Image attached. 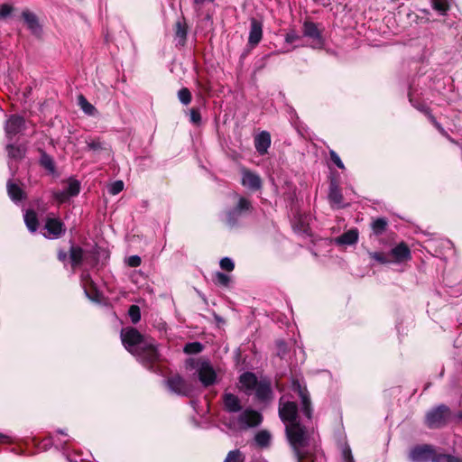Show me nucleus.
Listing matches in <instances>:
<instances>
[{
    "instance_id": "f257e3e1",
    "label": "nucleus",
    "mask_w": 462,
    "mask_h": 462,
    "mask_svg": "<svg viewBox=\"0 0 462 462\" xmlns=\"http://www.w3.org/2000/svg\"><path fill=\"white\" fill-rule=\"evenodd\" d=\"M279 415L285 423V431L297 462H318L319 457L306 448L309 447L308 433L298 419V407L294 402L280 400Z\"/></svg>"
},
{
    "instance_id": "ddd939ff",
    "label": "nucleus",
    "mask_w": 462,
    "mask_h": 462,
    "mask_svg": "<svg viewBox=\"0 0 462 462\" xmlns=\"http://www.w3.org/2000/svg\"><path fill=\"white\" fill-rule=\"evenodd\" d=\"M260 381L257 380L254 374L246 372L240 375L239 388L245 393L251 395Z\"/></svg>"
},
{
    "instance_id": "72a5a7b5",
    "label": "nucleus",
    "mask_w": 462,
    "mask_h": 462,
    "mask_svg": "<svg viewBox=\"0 0 462 462\" xmlns=\"http://www.w3.org/2000/svg\"><path fill=\"white\" fill-rule=\"evenodd\" d=\"M79 105L80 108L88 116H92L96 112V108L83 96L79 97Z\"/></svg>"
},
{
    "instance_id": "412c9836",
    "label": "nucleus",
    "mask_w": 462,
    "mask_h": 462,
    "mask_svg": "<svg viewBox=\"0 0 462 462\" xmlns=\"http://www.w3.org/2000/svg\"><path fill=\"white\" fill-rule=\"evenodd\" d=\"M329 201L337 208H342L343 196L338 186L335 182H331L328 193Z\"/></svg>"
},
{
    "instance_id": "bf43d9fd",
    "label": "nucleus",
    "mask_w": 462,
    "mask_h": 462,
    "mask_svg": "<svg viewBox=\"0 0 462 462\" xmlns=\"http://www.w3.org/2000/svg\"><path fill=\"white\" fill-rule=\"evenodd\" d=\"M338 3H341V0H339V2H338Z\"/></svg>"
},
{
    "instance_id": "4d7b16f0",
    "label": "nucleus",
    "mask_w": 462,
    "mask_h": 462,
    "mask_svg": "<svg viewBox=\"0 0 462 462\" xmlns=\"http://www.w3.org/2000/svg\"><path fill=\"white\" fill-rule=\"evenodd\" d=\"M65 258H66V253H62V252H60V253L59 254V259H60V260H61V261H63Z\"/></svg>"
},
{
    "instance_id": "f3484780",
    "label": "nucleus",
    "mask_w": 462,
    "mask_h": 462,
    "mask_svg": "<svg viewBox=\"0 0 462 462\" xmlns=\"http://www.w3.org/2000/svg\"><path fill=\"white\" fill-rule=\"evenodd\" d=\"M271 145V136L268 132L263 131L254 139V146L260 154H265Z\"/></svg>"
},
{
    "instance_id": "423d86ee",
    "label": "nucleus",
    "mask_w": 462,
    "mask_h": 462,
    "mask_svg": "<svg viewBox=\"0 0 462 462\" xmlns=\"http://www.w3.org/2000/svg\"><path fill=\"white\" fill-rule=\"evenodd\" d=\"M195 368L197 369L199 379L204 386H209L215 383L217 374L208 361H198Z\"/></svg>"
},
{
    "instance_id": "473e14b6",
    "label": "nucleus",
    "mask_w": 462,
    "mask_h": 462,
    "mask_svg": "<svg viewBox=\"0 0 462 462\" xmlns=\"http://www.w3.org/2000/svg\"><path fill=\"white\" fill-rule=\"evenodd\" d=\"M245 455L239 449H234L227 453L224 462H244Z\"/></svg>"
},
{
    "instance_id": "c03bdc74",
    "label": "nucleus",
    "mask_w": 462,
    "mask_h": 462,
    "mask_svg": "<svg viewBox=\"0 0 462 462\" xmlns=\"http://www.w3.org/2000/svg\"><path fill=\"white\" fill-rule=\"evenodd\" d=\"M189 120L194 125H199L201 122V116L198 109L191 108L189 111Z\"/></svg>"
},
{
    "instance_id": "37998d69",
    "label": "nucleus",
    "mask_w": 462,
    "mask_h": 462,
    "mask_svg": "<svg viewBox=\"0 0 462 462\" xmlns=\"http://www.w3.org/2000/svg\"><path fill=\"white\" fill-rule=\"evenodd\" d=\"M124 189V182L122 180H116L109 187V192L112 195H116Z\"/></svg>"
},
{
    "instance_id": "4be33fe9",
    "label": "nucleus",
    "mask_w": 462,
    "mask_h": 462,
    "mask_svg": "<svg viewBox=\"0 0 462 462\" xmlns=\"http://www.w3.org/2000/svg\"><path fill=\"white\" fill-rule=\"evenodd\" d=\"M23 18L24 19V22L26 23L28 28L33 32H38L40 26L38 23V20L36 15L30 12L29 10H25L22 14Z\"/></svg>"
},
{
    "instance_id": "20e7f679",
    "label": "nucleus",
    "mask_w": 462,
    "mask_h": 462,
    "mask_svg": "<svg viewBox=\"0 0 462 462\" xmlns=\"http://www.w3.org/2000/svg\"><path fill=\"white\" fill-rule=\"evenodd\" d=\"M450 416V411L446 405H439L430 410L426 415V424L429 428H440L446 424Z\"/></svg>"
},
{
    "instance_id": "603ef678",
    "label": "nucleus",
    "mask_w": 462,
    "mask_h": 462,
    "mask_svg": "<svg viewBox=\"0 0 462 462\" xmlns=\"http://www.w3.org/2000/svg\"><path fill=\"white\" fill-rule=\"evenodd\" d=\"M298 39H299V35L293 31L288 32L285 37V41L288 43H292L295 41H297Z\"/></svg>"
},
{
    "instance_id": "2eb2a0df",
    "label": "nucleus",
    "mask_w": 462,
    "mask_h": 462,
    "mask_svg": "<svg viewBox=\"0 0 462 462\" xmlns=\"http://www.w3.org/2000/svg\"><path fill=\"white\" fill-rule=\"evenodd\" d=\"M263 25L258 20L253 18L251 20V26L249 32L248 42L252 46L257 45L262 40Z\"/></svg>"
},
{
    "instance_id": "6ab92c4d",
    "label": "nucleus",
    "mask_w": 462,
    "mask_h": 462,
    "mask_svg": "<svg viewBox=\"0 0 462 462\" xmlns=\"http://www.w3.org/2000/svg\"><path fill=\"white\" fill-rule=\"evenodd\" d=\"M242 184L251 189H258L261 188L260 177L249 171H243Z\"/></svg>"
},
{
    "instance_id": "cd10ccee",
    "label": "nucleus",
    "mask_w": 462,
    "mask_h": 462,
    "mask_svg": "<svg viewBox=\"0 0 462 462\" xmlns=\"http://www.w3.org/2000/svg\"><path fill=\"white\" fill-rule=\"evenodd\" d=\"M388 226V222L384 217H379L374 219L371 224V228L373 230L374 235L381 236Z\"/></svg>"
},
{
    "instance_id": "f8f14e48",
    "label": "nucleus",
    "mask_w": 462,
    "mask_h": 462,
    "mask_svg": "<svg viewBox=\"0 0 462 462\" xmlns=\"http://www.w3.org/2000/svg\"><path fill=\"white\" fill-rule=\"evenodd\" d=\"M81 283L86 296L92 301H100V294L97 291L96 286L88 272L81 274Z\"/></svg>"
},
{
    "instance_id": "7c9ffc66",
    "label": "nucleus",
    "mask_w": 462,
    "mask_h": 462,
    "mask_svg": "<svg viewBox=\"0 0 462 462\" xmlns=\"http://www.w3.org/2000/svg\"><path fill=\"white\" fill-rule=\"evenodd\" d=\"M6 149L9 157L15 160L22 159L25 152V150L22 145L7 144Z\"/></svg>"
},
{
    "instance_id": "3c124183",
    "label": "nucleus",
    "mask_w": 462,
    "mask_h": 462,
    "mask_svg": "<svg viewBox=\"0 0 462 462\" xmlns=\"http://www.w3.org/2000/svg\"><path fill=\"white\" fill-rule=\"evenodd\" d=\"M42 163L46 169L53 170V162L49 156L43 155L42 158Z\"/></svg>"
},
{
    "instance_id": "6e6552de",
    "label": "nucleus",
    "mask_w": 462,
    "mask_h": 462,
    "mask_svg": "<svg viewBox=\"0 0 462 462\" xmlns=\"http://www.w3.org/2000/svg\"><path fill=\"white\" fill-rule=\"evenodd\" d=\"M434 450L428 445L417 446L411 449L409 458L411 462L433 461Z\"/></svg>"
},
{
    "instance_id": "39448f33",
    "label": "nucleus",
    "mask_w": 462,
    "mask_h": 462,
    "mask_svg": "<svg viewBox=\"0 0 462 462\" xmlns=\"http://www.w3.org/2000/svg\"><path fill=\"white\" fill-rule=\"evenodd\" d=\"M263 421L262 414L253 409L244 410L237 417V426L242 430H247L259 426Z\"/></svg>"
},
{
    "instance_id": "09e8293b",
    "label": "nucleus",
    "mask_w": 462,
    "mask_h": 462,
    "mask_svg": "<svg viewBox=\"0 0 462 462\" xmlns=\"http://www.w3.org/2000/svg\"><path fill=\"white\" fill-rule=\"evenodd\" d=\"M13 11V8L11 5L7 4H4L0 6V17L5 18L8 16Z\"/></svg>"
},
{
    "instance_id": "6e6d98bb",
    "label": "nucleus",
    "mask_w": 462,
    "mask_h": 462,
    "mask_svg": "<svg viewBox=\"0 0 462 462\" xmlns=\"http://www.w3.org/2000/svg\"><path fill=\"white\" fill-rule=\"evenodd\" d=\"M431 121L441 133H444V129L435 121L433 117L431 118Z\"/></svg>"
},
{
    "instance_id": "0eeeda50",
    "label": "nucleus",
    "mask_w": 462,
    "mask_h": 462,
    "mask_svg": "<svg viewBox=\"0 0 462 462\" xmlns=\"http://www.w3.org/2000/svg\"><path fill=\"white\" fill-rule=\"evenodd\" d=\"M303 35L311 41L310 46L312 48L320 49L323 47L324 40L316 23L306 21L303 23Z\"/></svg>"
},
{
    "instance_id": "aec40b11",
    "label": "nucleus",
    "mask_w": 462,
    "mask_h": 462,
    "mask_svg": "<svg viewBox=\"0 0 462 462\" xmlns=\"http://www.w3.org/2000/svg\"><path fill=\"white\" fill-rule=\"evenodd\" d=\"M225 409L229 412H237L241 411L240 400L233 393H225L223 396Z\"/></svg>"
},
{
    "instance_id": "bb28decb",
    "label": "nucleus",
    "mask_w": 462,
    "mask_h": 462,
    "mask_svg": "<svg viewBox=\"0 0 462 462\" xmlns=\"http://www.w3.org/2000/svg\"><path fill=\"white\" fill-rule=\"evenodd\" d=\"M187 37V28L184 23L178 21L175 24V38L179 45H183Z\"/></svg>"
},
{
    "instance_id": "4468645a",
    "label": "nucleus",
    "mask_w": 462,
    "mask_h": 462,
    "mask_svg": "<svg viewBox=\"0 0 462 462\" xmlns=\"http://www.w3.org/2000/svg\"><path fill=\"white\" fill-rule=\"evenodd\" d=\"M393 258L394 262L401 263L403 261H408L411 258V250L408 245L402 242L394 246L390 253Z\"/></svg>"
},
{
    "instance_id": "9b49d317",
    "label": "nucleus",
    "mask_w": 462,
    "mask_h": 462,
    "mask_svg": "<svg viewBox=\"0 0 462 462\" xmlns=\"http://www.w3.org/2000/svg\"><path fill=\"white\" fill-rule=\"evenodd\" d=\"M45 229L47 234L44 236L50 239H55L60 237L65 233L64 224L56 217H48L45 223Z\"/></svg>"
},
{
    "instance_id": "a211bd4d",
    "label": "nucleus",
    "mask_w": 462,
    "mask_h": 462,
    "mask_svg": "<svg viewBox=\"0 0 462 462\" xmlns=\"http://www.w3.org/2000/svg\"><path fill=\"white\" fill-rule=\"evenodd\" d=\"M254 393L259 401H268L272 397L271 383L265 380H261L255 387Z\"/></svg>"
},
{
    "instance_id": "a18cd8bd",
    "label": "nucleus",
    "mask_w": 462,
    "mask_h": 462,
    "mask_svg": "<svg viewBox=\"0 0 462 462\" xmlns=\"http://www.w3.org/2000/svg\"><path fill=\"white\" fill-rule=\"evenodd\" d=\"M329 156H330V160L341 170H344L345 169V165L343 163V162L341 161L340 157L338 156V154L334 151V150H330L329 151Z\"/></svg>"
},
{
    "instance_id": "f03ea898",
    "label": "nucleus",
    "mask_w": 462,
    "mask_h": 462,
    "mask_svg": "<svg viewBox=\"0 0 462 462\" xmlns=\"http://www.w3.org/2000/svg\"><path fill=\"white\" fill-rule=\"evenodd\" d=\"M121 339L125 347L145 365L152 368V365L159 360V353L153 339L144 338L137 329L126 328L121 330Z\"/></svg>"
},
{
    "instance_id": "5701e85b",
    "label": "nucleus",
    "mask_w": 462,
    "mask_h": 462,
    "mask_svg": "<svg viewBox=\"0 0 462 462\" xmlns=\"http://www.w3.org/2000/svg\"><path fill=\"white\" fill-rule=\"evenodd\" d=\"M272 439L271 433L266 430H259L254 436L255 444L260 448H267L270 446Z\"/></svg>"
},
{
    "instance_id": "2f4dec72",
    "label": "nucleus",
    "mask_w": 462,
    "mask_h": 462,
    "mask_svg": "<svg viewBox=\"0 0 462 462\" xmlns=\"http://www.w3.org/2000/svg\"><path fill=\"white\" fill-rule=\"evenodd\" d=\"M432 7L439 14L444 15L449 9L448 0H431Z\"/></svg>"
},
{
    "instance_id": "a878e982",
    "label": "nucleus",
    "mask_w": 462,
    "mask_h": 462,
    "mask_svg": "<svg viewBox=\"0 0 462 462\" xmlns=\"http://www.w3.org/2000/svg\"><path fill=\"white\" fill-rule=\"evenodd\" d=\"M299 393L301 399L302 412L308 419H310L312 411L310 397L307 394V393L302 389L299 390Z\"/></svg>"
},
{
    "instance_id": "13d9d810",
    "label": "nucleus",
    "mask_w": 462,
    "mask_h": 462,
    "mask_svg": "<svg viewBox=\"0 0 462 462\" xmlns=\"http://www.w3.org/2000/svg\"><path fill=\"white\" fill-rule=\"evenodd\" d=\"M59 433L62 434V435H67L63 430H58Z\"/></svg>"
},
{
    "instance_id": "79ce46f5",
    "label": "nucleus",
    "mask_w": 462,
    "mask_h": 462,
    "mask_svg": "<svg viewBox=\"0 0 462 462\" xmlns=\"http://www.w3.org/2000/svg\"><path fill=\"white\" fill-rule=\"evenodd\" d=\"M215 282L217 284H220V285H223V286H227L229 282H230V279H229V277L226 274H225L223 273H220V272H217L215 274Z\"/></svg>"
},
{
    "instance_id": "9d476101",
    "label": "nucleus",
    "mask_w": 462,
    "mask_h": 462,
    "mask_svg": "<svg viewBox=\"0 0 462 462\" xmlns=\"http://www.w3.org/2000/svg\"><path fill=\"white\" fill-rule=\"evenodd\" d=\"M24 119L19 116H11L5 123V130L6 137L12 140L16 134L24 129Z\"/></svg>"
},
{
    "instance_id": "c85d7f7f",
    "label": "nucleus",
    "mask_w": 462,
    "mask_h": 462,
    "mask_svg": "<svg viewBox=\"0 0 462 462\" xmlns=\"http://www.w3.org/2000/svg\"><path fill=\"white\" fill-rule=\"evenodd\" d=\"M24 222L31 232H35L38 226V219L36 214L32 211H26L24 215Z\"/></svg>"
},
{
    "instance_id": "de8ad7c7",
    "label": "nucleus",
    "mask_w": 462,
    "mask_h": 462,
    "mask_svg": "<svg viewBox=\"0 0 462 462\" xmlns=\"http://www.w3.org/2000/svg\"><path fill=\"white\" fill-rule=\"evenodd\" d=\"M54 198L58 200L59 203H63L67 199H69V198H70V196L68 194L66 189H63V190L55 192Z\"/></svg>"
},
{
    "instance_id": "c756f323",
    "label": "nucleus",
    "mask_w": 462,
    "mask_h": 462,
    "mask_svg": "<svg viewBox=\"0 0 462 462\" xmlns=\"http://www.w3.org/2000/svg\"><path fill=\"white\" fill-rule=\"evenodd\" d=\"M70 261L73 268L80 264L83 258V250L79 246H71L69 250Z\"/></svg>"
},
{
    "instance_id": "b1692460",
    "label": "nucleus",
    "mask_w": 462,
    "mask_h": 462,
    "mask_svg": "<svg viewBox=\"0 0 462 462\" xmlns=\"http://www.w3.org/2000/svg\"><path fill=\"white\" fill-rule=\"evenodd\" d=\"M87 147L88 150L93 152H107L109 154L110 148L107 144L102 142L99 138L97 139H89L86 142Z\"/></svg>"
},
{
    "instance_id": "8fccbe9b",
    "label": "nucleus",
    "mask_w": 462,
    "mask_h": 462,
    "mask_svg": "<svg viewBox=\"0 0 462 462\" xmlns=\"http://www.w3.org/2000/svg\"><path fill=\"white\" fill-rule=\"evenodd\" d=\"M141 262V258L138 255H132L127 260V263L131 267H138Z\"/></svg>"
},
{
    "instance_id": "f704fd0d",
    "label": "nucleus",
    "mask_w": 462,
    "mask_h": 462,
    "mask_svg": "<svg viewBox=\"0 0 462 462\" xmlns=\"http://www.w3.org/2000/svg\"><path fill=\"white\" fill-rule=\"evenodd\" d=\"M65 189L70 197L77 196L80 191V183L77 180H69Z\"/></svg>"
},
{
    "instance_id": "393cba45",
    "label": "nucleus",
    "mask_w": 462,
    "mask_h": 462,
    "mask_svg": "<svg viewBox=\"0 0 462 462\" xmlns=\"http://www.w3.org/2000/svg\"><path fill=\"white\" fill-rule=\"evenodd\" d=\"M7 192L10 199L14 202L21 201L23 199V189L12 181L7 183Z\"/></svg>"
},
{
    "instance_id": "49530a36",
    "label": "nucleus",
    "mask_w": 462,
    "mask_h": 462,
    "mask_svg": "<svg viewBox=\"0 0 462 462\" xmlns=\"http://www.w3.org/2000/svg\"><path fill=\"white\" fill-rule=\"evenodd\" d=\"M342 458L343 462H355L351 449L347 445L344 446L342 448Z\"/></svg>"
},
{
    "instance_id": "7ed1b4c3",
    "label": "nucleus",
    "mask_w": 462,
    "mask_h": 462,
    "mask_svg": "<svg viewBox=\"0 0 462 462\" xmlns=\"http://www.w3.org/2000/svg\"><path fill=\"white\" fill-rule=\"evenodd\" d=\"M251 208V202L244 197H239L236 206L226 212L225 221L226 225L235 226Z\"/></svg>"
},
{
    "instance_id": "4c0bfd02",
    "label": "nucleus",
    "mask_w": 462,
    "mask_h": 462,
    "mask_svg": "<svg viewBox=\"0 0 462 462\" xmlns=\"http://www.w3.org/2000/svg\"><path fill=\"white\" fill-rule=\"evenodd\" d=\"M178 97L183 105H189L191 101V93L187 88H182L178 92Z\"/></svg>"
},
{
    "instance_id": "864d4df0",
    "label": "nucleus",
    "mask_w": 462,
    "mask_h": 462,
    "mask_svg": "<svg viewBox=\"0 0 462 462\" xmlns=\"http://www.w3.org/2000/svg\"><path fill=\"white\" fill-rule=\"evenodd\" d=\"M318 3L322 5L323 6H328L332 0H316ZM333 2H339V0H333Z\"/></svg>"
},
{
    "instance_id": "c9c22d12",
    "label": "nucleus",
    "mask_w": 462,
    "mask_h": 462,
    "mask_svg": "<svg viewBox=\"0 0 462 462\" xmlns=\"http://www.w3.org/2000/svg\"><path fill=\"white\" fill-rule=\"evenodd\" d=\"M433 462H462V458L448 454H439L433 457Z\"/></svg>"
},
{
    "instance_id": "1a4fd4ad",
    "label": "nucleus",
    "mask_w": 462,
    "mask_h": 462,
    "mask_svg": "<svg viewBox=\"0 0 462 462\" xmlns=\"http://www.w3.org/2000/svg\"><path fill=\"white\" fill-rule=\"evenodd\" d=\"M166 383L171 392L179 395H188L191 391L190 386L178 374L169 377Z\"/></svg>"
},
{
    "instance_id": "a19ab883",
    "label": "nucleus",
    "mask_w": 462,
    "mask_h": 462,
    "mask_svg": "<svg viewBox=\"0 0 462 462\" xmlns=\"http://www.w3.org/2000/svg\"><path fill=\"white\" fill-rule=\"evenodd\" d=\"M219 265L223 270L227 271V272H231L235 268V263H234L233 260L229 257L222 258L219 262Z\"/></svg>"
},
{
    "instance_id": "ea45409f",
    "label": "nucleus",
    "mask_w": 462,
    "mask_h": 462,
    "mask_svg": "<svg viewBox=\"0 0 462 462\" xmlns=\"http://www.w3.org/2000/svg\"><path fill=\"white\" fill-rule=\"evenodd\" d=\"M369 256L375 260L376 262L378 263H391V261L388 259L387 255L383 253H379V252H370L369 253Z\"/></svg>"
},
{
    "instance_id": "dca6fc26",
    "label": "nucleus",
    "mask_w": 462,
    "mask_h": 462,
    "mask_svg": "<svg viewBox=\"0 0 462 462\" xmlns=\"http://www.w3.org/2000/svg\"><path fill=\"white\" fill-rule=\"evenodd\" d=\"M359 233L356 228L350 229L335 238V243L339 245H352L357 243Z\"/></svg>"
},
{
    "instance_id": "5fc2aeb1",
    "label": "nucleus",
    "mask_w": 462,
    "mask_h": 462,
    "mask_svg": "<svg viewBox=\"0 0 462 462\" xmlns=\"http://www.w3.org/2000/svg\"><path fill=\"white\" fill-rule=\"evenodd\" d=\"M0 441L1 442H11V439L9 436L0 433Z\"/></svg>"
},
{
    "instance_id": "58836bf2",
    "label": "nucleus",
    "mask_w": 462,
    "mask_h": 462,
    "mask_svg": "<svg viewBox=\"0 0 462 462\" xmlns=\"http://www.w3.org/2000/svg\"><path fill=\"white\" fill-rule=\"evenodd\" d=\"M128 315L133 323H137L141 319L140 309L137 305H132L129 308Z\"/></svg>"
},
{
    "instance_id": "e433bc0d",
    "label": "nucleus",
    "mask_w": 462,
    "mask_h": 462,
    "mask_svg": "<svg viewBox=\"0 0 462 462\" xmlns=\"http://www.w3.org/2000/svg\"><path fill=\"white\" fill-rule=\"evenodd\" d=\"M203 349V346L199 342L188 343L184 346V352L186 354H198Z\"/></svg>"
}]
</instances>
